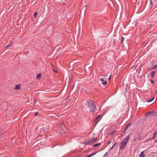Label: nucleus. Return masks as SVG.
I'll return each instance as SVG.
<instances>
[{"instance_id":"obj_1","label":"nucleus","mask_w":157,"mask_h":157,"mask_svg":"<svg viewBox=\"0 0 157 157\" xmlns=\"http://www.w3.org/2000/svg\"><path fill=\"white\" fill-rule=\"evenodd\" d=\"M129 136L128 135L125 138L122 140L121 144L120 147V150H122L124 149L127 144L128 141V140L129 139Z\"/></svg>"},{"instance_id":"obj_2","label":"nucleus","mask_w":157,"mask_h":157,"mask_svg":"<svg viewBox=\"0 0 157 157\" xmlns=\"http://www.w3.org/2000/svg\"><path fill=\"white\" fill-rule=\"evenodd\" d=\"M88 106L90 111L94 112L96 109V106L93 101H88Z\"/></svg>"},{"instance_id":"obj_3","label":"nucleus","mask_w":157,"mask_h":157,"mask_svg":"<svg viewBox=\"0 0 157 157\" xmlns=\"http://www.w3.org/2000/svg\"><path fill=\"white\" fill-rule=\"evenodd\" d=\"M97 140V138H93L92 140L85 142L84 144L86 145H90L96 141Z\"/></svg>"},{"instance_id":"obj_4","label":"nucleus","mask_w":157,"mask_h":157,"mask_svg":"<svg viewBox=\"0 0 157 157\" xmlns=\"http://www.w3.org/2000/svg\"><path fill=\"white\" fill-rule=\"evenodd\" d=\"M105 78L104 77L101 78L100 80L101 83L102 84V85H105L107 83V82L105 80Z\"/></svg>"},{"instance_id":"obj_5","label":"nucleus","mask_w":157,"mask_h":157,"mask_svg":"<svg viewBox=\"0 0 157 157\" xmlns=\"http://www.w3.org/2000/svg\"><path fill=\"white\" fill-rule=\"evenodd\" d=\"M101 115H100L98 116L95 118L94 122L96 123V124L100 121L101 119Z\"/></svg>"},{"instance_id":"obj_6","label":"nucleus","mask_w":157,"mask_h":157,"mask_svg":"<svg viewBox=\"0 0 157 157\" xmlns=\"http://www.w3.org/2000/svg\"><path fill=\"white\" fill-rule=\"evenodd\" d=\"M140 135L139 133L136 134L134 136V140L135 141L137 139H140Z\"/></svg>"},{"instance_id":"obj_7","label":"nucleus","mask_w":157,"mask_h":157,"mask_svg":"<svg viewBox=\"0 0 157 157\" xmlns=\"http://www.w3.org/2000/svg\"><path fill=\"white\" fill-rule=\"evenodd\" d=\"M65 128V127L64 125L63 124H62L61 125V127L59 128V129L60 130V132H62L64 131V129Z\"/></svg>"},{"instance_id":"obj_8","label":"nucleus","mask_w":157,"mask_h":157,"mask_svg":"<svg viewBox=\"0 0 157 157\" xmlns=\"http://www.w3.org/2000/svg\"><path fill=\"white\" fill-rule=\"evenodd\" d=\"M140 157H145V156L144 155V153L143 151H142L140 153V155H139Z\"/></svg>"},{"instance_id":"obj_9","label":"nucleus","mask_w":157,"mask_h":157,"mask_svg":"<svg viewBox=\"0 0 157 157\" xmlns=\"http://www.w3.org/2000/svg\"><path fill=\"white\" fill-rule=\"evenodd\" d=\"M117 142H116L115 144L112 146L110 148L111 150H112L113 148H114L117 145Z\"/></svg>"},{"instance_id":"obj_10","label":"nucleus","mask_w":157,"mask_h":157,"mask_svg":"<svg viewBox=\"0 0 157 157\" xmlns=\"http://www.w3.org/2000/svg\"><path fill=\"white\" fill-rule=\"evenodd\" d=\"M155 97L151 99H147L146 100V101L147 102H151L154 99Z\"/></svg>"},{"instance_id":"obj_11","label":"nucleus","mask_w":157,"mask_h":157,"mask_svg":"<svg viewBox=\"0 0 157 157\" xmlns=\"http://www.w3.org/2000/svg\"><path fill=\"white\" fill-rule=\"evenodd\" d=\"M101 145V143H98L96 144H94V145H93V147H99Z\"/></svg>"},{"instance_id":"obj_12","label":"nucleus","mask_w":157,"mask_h":157,"mask_svg":"<svg viewBox=\"0 0 157 157\" xmlns=\"http://www.w3.org/2000/svg\"><path fill=\"white\" fill-rule=\"evenodd\" d=\"M157 135V133L156 132H155L153 134V137H152V139H154L156 137V136Z\"/></svg>"},{"instance_id":"obj_13","label":"nucleus","mask_w":157,"mask_h":157,"mask_svg":"<svg viewBox=\"0 0 157 157\" xmlns=\"http://www.w3.org/2000/svg\"><path fill=\"white\" fill-rule=\"evenodd\" d=\"M21 86L19 85H17L15 86V89L16 90L19 89L20 88Z\"/></svg>"},{"instance_id":"obj_14","label":"nucleus","mask_w":157,"mask_h":157,"mask_svg":"<svg viewBox=\"0 0 157 157\" xmlns=\"http://www.w3.org/2000/svg\"><path fill=\"white\" fill-rule=\"evenodd\" d=\"M51 66L52 67V69H53V71L55 72L56 73H57V71L55 70V67L54 66H53L52 64H51Z\"/></svg>"},{"instance_id":"obj_15","label":"nucleus","mask_w":157,"mask_h":157,"mask_svg":"<svg viewBox=\"0 0 157 157\" xmlns=\"http://www.w3.org/2000/svg\"><path fill=\"white\" fill-rule=\"evenodd\" d=\"M155 72L154 71H152L151 73V77L152 78H153L154 77V76L155 75Z\"/></svg>"},{"instance_id":"obj_16","label":"nucleus","mask_w":157,"mask_h":157,"mask_svg":"<svg viewBox=\"0 0 157 157\" xmlns=\"http://www.w3.org/2000/svg\"><path fill=\"white\" fill-rule=\"evenodd\" d=\"M41 75L40 74H38L37 75L36 78L37 79H40Z\"/></svg>"},{"instance_id":"obj_17","label":"nucleus","mask_w":157,"mask_h":157,"mask_svg":"<svg viewBox=\"0 0 157 157\" xmlns=\"http://www.w3.org/2000/svg\"><path fill=\"white\" fill-rule=\"evenodd\" d=\"M12 44H13L12 42V41H11V43H10V44H8V45H7L6 46V47L7 48V47H9L11 46H12Z\"/></svg>"},{"instance_id":"obj_18","label":"nucleus","mask_w":157,"mask_h":157,"mask_svg":"<svg viewBox=\"0 0 157 157\" xmlns=\"http://www.w3.org/2000/svg\"><path fill=\"white\" fill-rule=\"evenodd\" d=\"M97 153V152H96L93 154L90 155L86 156V157H91L96 154Z\"/></svg>"},{"instance_id":"obj_19","label":"nucleus","mask_w":157,"mask_h":157,"mask_svg":"<svg viewBox=\"0 0 157 157\" xmlns=\"http://www.w3.org/2000/svg\"><path fill=\"white\" fill-rule=\"evenodd\" d=\"M37 14V12H35L34 14V16L35 17H36V15Z\"/></svg>"},{"instance_id":"obj_20","label":"nucleus","mask_w":157,"mask_h":157,"mask_svg":"<svg viewBox=\"0 0 157 157\" xmlns=\"http://www.w3.org/2000/svg\"><path fill=\"white\" fill-rule=\"evenodd\" d=\"M38 112H36V113H35V115L36 116H37L38 114Z\"/></svg>"},{"instance_id":"obj_21","label":"nucleus","mask_w":157,"mask_h":157,"mask_svg":"<svg viewBox=\"0 0 157 157\" xmlns=\"http://www.w3.org/2000/svg\"><path fill=\"white\" fill-rule=\"evenodd\" d=\"M130 124H129L127 126L125 130V131L127 129V128H128V127L129 126V125Z\"/></svg>"},{"instance_id":"obj_22","label":"nucleus","mask_w":157,"mask_h":157,"mask_svg":"<svg viewBox=\"0 0 157 157\" xmlns=\"http://www.w3.org/2000/svg\"><path fill=\"white\" fill-rule=\"evenodd\" d=\"M151 82L153 83V84H154L155 82H154V81L153 80H151Z\"/></svg>"},{"instance_id":"obj_23","label":"nucleus","mask_w":157,"mask_h":157,"mask_svg":"<svg viewBox=\"0 0 157 157\" xmlns=\"http://www.w3.org/2000/svg\"><path fill=\"white\" fill-rule=\"evenodd\" d=\"M124 38H123V37H122V41H121V42H122L123 41H124Z\"/></svg>"},{"instance_id":"obj_24","label":"nucleus","mask_w":157,"mask_h":157,"mask_svg":"<svg viewBox=\"0 0 157 157\" xmlns=\"http://www.w3.org/2000/svg\"><path fill=\"white\" fill-rule=\"evenodd\" d=\"M157 67V65H155V66L154 67V68H156Z\"/></svg>"},{"instance_id":"obj_25","label":"nucleus","mask_w":157,"mask_h":157,"mask_svg":"<svg viewBox=\"0 0 157 157\" xmlns=\"http://www.w3.org/2000/svg\"><path fill=\"white\" fill-rule=\"evenodd\" d=\"M107 154V152H106L105 155H104V157H105V156Z\"/></svg>"},{"instance_id":"obj_26","label":"nucleus","mask_w":157,"mask_h":157,"mask_svg":"<svg viewBox=\"0 0 157 157\" xmlns=\"http://www.w3.org/2000/svg\"><path fill=\"white\" fill-rule=\"evenodd\" d=\"M111 75H110V77H109V80H110V78H111Z\"/></svg>"},{"instance_id":"obj_27","label":"nucleus","mask_w":157,"mask_h":157,"mask_svg":"<svg viewBox=\"0 0 157 157\" xmlns=\"http://www.w3.org/2000/svg\"><path fill=\"white\" fill-rule=\"evenodd\" d=\"M36 101H37V100L36 99H35V103H36Z\"/></svg>"},{"instance_id":"obj_28","label":"nucleus","mask_w":157,"mask_h":157,"mask_svg":"<svg viewBox=\"0 0 157 157\" xmlns=\"http://www.w3.org/2000/svg\"><path fill=\"white\" fill-rule=\"evenodd\" d=\"M111 141H109V143H108V144H109L110 143H111Z\"/></svg>"},{"instance_id":"obj_29","label":"nucleus","mask_w":157,"mask_h":157,"mask_svg":"<svg viewBox=\"0 0 157 157\" xmlns=\"http://www.w3.org/2000/svg\"><path fill=\"white\" fill-rule=\"evenodd\" d=\"M151 113L149 112V113Z\"/></svg>"},{"instance_id":"obj_30","label":"nucleus","mask_w":157,"mask_h":157,"mask_svg":"<svg viewBox=\"0 0 157 157\" xmlns=\"http://www.w3.org/2000/svg\"><path fill=\"white\" fill-rule=\"evenodd\" d=\"M157 142V141H155V142Z\"/></svg>"},{"instance_id":"obj_31","label":"nucleus","mask_w":157,"mask_h":157,"mask_svg":"<svg viewBox=\"0 0 157 157\" xmlns=\"http://www.w3.org/2000/svg\"><path fill=\"white\" fill-rule=\"evenodd\" d=\"M156 93H157V91H156Z\"/></svg>"}]
</instances>
